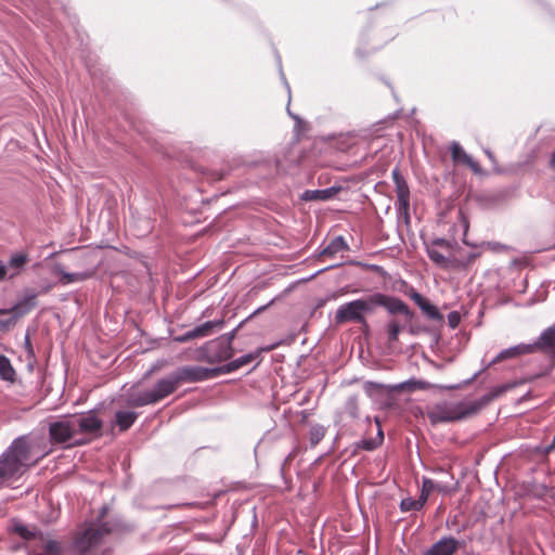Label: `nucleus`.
<instances>
[{
	"label": "nucleus",
	"instance_id": "obj_1",
	"mask_svg": "<svg viewBox=\"0 0 555 555\" xmlns=\"http://www.w3.org/2000/svg\"><path fill=\"white\" fill-rule=\"evenodd\" d=\"M522 383H525V380L519 382V384ZM517 385L518 383H511L496 386L492 388L491 391L474 401H463L455 404H436L427 411L426 415L433 425L461 421L477 414L494 399L501 397Z\"/></svg>",
	"mask_w": 555,
	"mask_h": 555
},
{
	"label": "nucleus",
	"instance_id": "obj_2",
	"mask_svg": "<svg viewBox=\"0 0 555 555\" xmlns=\"http://www.w3.org/2000/svg\"><path fill=\"white\" fill-rule=\"evenodd\" d=\"M373 312L372 297L357 299L341 305L335 314V321L338 324L356 322L367 325L364 313Z\"/></svg>",
	"mask_w": 555,
	"mask_h": 555
},
{
	"label": "nucleus",
	"instance_id": "obj_3",
	"mask_svg": "<svg viewBox=\"0 0 555 555\" xmlns=\"http://www.w3.org/2000/svg\"><path fill=\"white\" fill-rule=\"evenodd\" d=\"M36 298L37 294H30L13 307L0 309V315H10L8 319H0V331H9L14 327L20 318L26 315L36 307Z\"/></svg>",
	"mask_w": 555,
	"mask_h": 555
},
{
	"label": "nucleus",
	"instance_id": "obj_4",
	"mask_svg": "<svg viewBox=\"0 0 555 555\" xmlns=\"http://www.w3.org/2000/svg\"><path fill=\"white\" fill-rule=\"evenodd\" d=\"M454 243L446 238H436L427 246V254L429 259L442 269H457L460 268V260L452 258L450 255L446 256L438 250V247L450 253L453 249Z\"/></svg>",
	"mask_w": 555,
	"mask_h": 555
},
{
	"label": "nucleus",
	"instance_id": "obj_5",
	"mask_svg": "<svg viewBox=\"0 0 555 555\" xmlns=\"http://www.w3.org/2000/svg\"><path fill=\"white\" fill-rule=\"evenodd\" d=\"M373 310L382 306L391 314H401L405 323H410L414 318V312L411 311L409 306L397 297L387 296L380 293L371 295Z\"/></svg>",
	"mask_w": 555,
	"mask_h": 555
},
{
	"label": "nucleus",
	"instance_id": "obj_6",
	"mask_svg": "<svg viewBox=\"0 0 555 555\" xmlns=\"http://www.w3.org/2000/svg\"><path fill=\"white\" fill-rule=\"evenodd\" d=\"M111 532L106 525L90 526L82 532L78 533L74 539V546L80 553H87L92 547L98 545L102 538Z\"/></svg>",
	"mask_w": 555,
	"mask_h": 555
},
{
	"label": "nucleus",
	"instance_id": "obj_7",
	"mask_svg": "<svg viewBox=\"0 0 555 555\" xmlns=\"http://www.w3.org/2000/svg\"><path fill=\"white\" fill-rule=\"evenodd\" d=\"M75 425L76 435L82 434L91 437H100L103 428V422L94 411L72 417Z\"/></svg>",
	"mask_w": 555,
	"mask_h": 555
},
{
	"label": "nucleus",
	"instance_id": "obj_8",
	"mask_svg": "<svg viewBox=\"0 0 555 555\" xmlns=\"http://www.w3.org/2000/svg\"><path fill=\"white\" fill-rule=\"evenodd\" d=\"M222 369H207L203 366H182L175 373L179 385L182 383H196L214 378L221 373Z\"/></svg>",
	"mask_w": 555,
	"mask_h": 555
},
{
	"label": "nucleus",
	"instance_id": "obj_9",
	"mask_svg": "<svg viewBox=\"0 0 555 555\" xmlns=\"http://www.w3.org/2000/svg\"><path fill=\"white\" fill-rule=\"evenodd\" d=\"M232 337L218 338L208 343L206 347V358L210 363L227 361L233 356Z\"/></svg>",
	"mask_w": 555,
	"mask_h": 555
},
{
	"label": "nucleus",
	"instance_id": "obj_10",
	"mask_svg": "<svg viewBox=\"0 0 555 555\" xmlns=\"http://www.w3.org/2000/svg\"><path fill=\"white\" fill-rule=\"evenodd\" d=\"M392 180L396 185L397 205L400 215L404 216L405 220L410 219V189L409 185L401 175L398 168H395L391 172Z\"/></svg>",
	"mask_w": 555,
	"mask_h": 555
},
{
	"label": "nucleus",
	"instance_id": "obj_11",
	"mask_svg": "<svg viewBox=\"0 0 555 555\" xmlns=\"http://www.w3.org/2000/svg\"><path fill=\"white\" fill-rule=\"evenodd\" d=\"M8 452L23 466L24 469L34 466L39 459L30 461L31 444L26 436L16 438L9 447Z\"/></svg>",
	"mask_w": 555,
	"mask_h": 555
},
{
	"label": "nucleus",
	"instance_id": "obj_12",
	"mask_svg": "<svg viewBox=\"0 0 555 555\" xmlns=\"http://www.w3.org/2000/svg\"><path fill=\"white\" fill-rule=\"evenodd\" d=\"M49 436L52 443H65L76 436L75 425L72 418L51 423Z\"/></svg>",
	"mask_w": 555,
	"mask_h": 555
},
{
	"label": "nucleus",
	"instance_id": "obj_13",
	"mask_svg": "<svg viewBox=\"0 0 555 555\" xmlns=\"http://www.w3.org/2000/svg\"><path fill=\"white\" fill-rule=\"evenodd\" d=\"M24 470L23 466L7 450L0 456V486L7 480L22 475Z\"/></svg>",
	"mask_w": 555,
	"mask_h": 555
},
{
	"label": "nucleus",
	"instance_id": "obj_14",
	"mask_svg": "<svg viewBox=\"0 0 555 555\" xmlns=\"http://www.w3.org/2000/svg\"><path fill=\"white\" fill-rule=\"evenodd\" d=\"M179 386L178 379L176 378L175 373H172L169 376L159 379L150 392L152 393L154 402L157 403L173 393Z\"/></svg>",
	"mask_w": 555,
	"mask_h": 555
},
{
	"label": "nucleus",
	"instance_id": "obj_15",
	"mask_svg": "<svg viewBox=\"0 0 555 555\" xmlns=\"http://www.w3.org/2000/svg\"><path fill=\"white\" fill-rule=\"evenodd\" d=\"M460 547L459 540L453 537H443L434 543L424 555H454Z\"/></svg>",
	"mask_w": 555,
	"mask_h": 555
},
{
	"label": "nucleus",
	"instance_id": "obj_16",
	"mask_svg": "<svg viewBox=\"0 0 555 555\" xmlns=\"http://www.w3.org/2000/svg\"><path fill=\"white\" fill-rule=\"evenodd\" d=\"M532 348V353L541 351L555 354V326L546 328L533 344H528Z\"/></svg>",
	"mask_w": 555,
	"mask_h": 555
},
{
	"label": "nucleus",
	"instance_id": "obj_17",
	"mask_svg": "<svg viewBox=\"0 0 555 555\" xmlns=\"http://www.w3.org/2000/svg\"><path fill=\"white\" fill-rule=\"evenodd\" d=\"M410 298L421 308L428 319L439 322L443 320V315L439 312L438 308L418 292L412 289Z\"/></svg>",
	"mask_w": 555,
	"mask_h": 555
},
{
	"label": "nucleus",
	"instance_id": "obj_18",
	"mask_svg": "<svg viewBox=\"0 0 555 555\" xmlns=\"http://www.w3.org/2000/svg\"><path fill=\"white\" fill-rule=\"evenodd\" d=\"M532 353V348L528 344H520L505 350H502L491 362V365L505 361L507 359L517 358L524 354Z\"/></svg>",
	"mask_w": 555,
	"mask_h": 555
},
{
	"label": "nucleus",
	"instance_id": "obj_19",
	"mask_svg": "<svg viewBox=\"0 0 555 555\" xmlns=\"http://www.w3.org/2000/svg\"><path fill=\"white\" fill-rule=\"evenodd\" d=\"M451 156L453 162L455 163H462L469 168H472L474 171L479 170V165L477 162H475L466 152L462 149V146L454 142L451 145Z\"/></svg>",
	"mask_w": 555,
	"mask_h": 555
},
{
	"label": "nucleus",
	"instance_id": "obj_20",
	"mask_svg": "<svg viewBox=\"0 0 555 555\" xmlns=\"http://www.w3.org/2000/svg\"><path fill=\"white\" fill-rule=\"evenodd\" d=\"M125 403L127 406L140 408L149 404H155L150 390L143 392H130L126 396Z\"/></svg>",
	"mask_w": 555,
	"mask_h": 555
},
{
	"label": "nucleus",
	"instance_id": "obj_21",
	"mask_svg": "<svg viewBox=\"0 0 555 555\" xmlns=\"http://www.w3.org/2000/svg\"><path fill=\"white\" fill-rule=\"evenodd\" d=\"M348 245L343 236H337L333 238L328 245L323 248V250L320 253L321 258H333L340 251L347 250Z\"/></svg>",
	"mask_w": 555,
	"mask_h": 555
},
{
	"label": "nucleus",
	"instance_id": "obj_22",
	"mask_svg": "<svg viewBox=\"0 0 555 555\" xmlns=\"http://www.w3.org/2000/svg\"><path fill=\"white\" fill-rule=\"evenodd\" d=\"M259 356H260V351H256V352H251V353L242 356V357L227 363L224 366H222L221 373H230V372L236 371V370L251 363L253 361L258 359Z\"/></svg>",
	"mask_w": 555,
	"mask_h": 555
},
{
	"label": "nucleus",
	"instance_id": "obj_23",
	"mask_svg": "<svg viewBox=\"0 0 555 555\" xmlns=\"http://www.w3.org/2000/svg\"><path fill=\"white\" fill-rule=\"evenodd\" d=\"M138 414L132 411H118L115 415V423L120 431L128 430L135 422Z\"/></svg>",
	"mask_w": 555,
	"mask_h": 555
},
{
	"label": "nucleus",
	"instance_id": "obj_24",
	"mask_svg": "<svg viewBox=\"0 0 555 555\" xmlns=\"http://www.w3.org/2000/svg\"><path fill=\"white\" fill-rule=\"evenodd\" d=\"M55 272L60 275V282L62 284H70L75 282H82L91 278V272H78V273H68L65 272L61 267L55 269Z\"/></svg>",
	"mask_w": 555,
	"mask_h": 555
},
{
	"label": "nucleus",
	"instance_id": "obj_25",
	"mask_svg": "<svg viewBox=\"0 0 555 555\" xmlns=\"http://www.w3.org/2000/svg\"><path fill=\"white\" fill-rule=\"evenodd\" d=\"M222 325H223L222 320L207 321L192 330L193 336H195V338L208 336L214 332L215 328H220V327H222Z\"/></svg>",
	"mask_w": 555,
	"mask_h": 555
},
{
	"label": "nucleus",
	"instance_id": "obj_26",
	"mask_svg": "<svg viewBox=\"0 0 555 555\" xmlns=\"http://www.w3.org/2000/svg\"><path fill=\"white\" fill-rule=\"evenodd\" d=\"M0 377L9 382H14L15 378V370L4 354H0Z\"/></svg>",
	"mask_w": 555,
	"mask_h": 555
},
{
	"label": "nucleus",
	"instance_id": "obj_27",
	"mask_svg": "<svg viewBox=\"0 0 555 555\" xmlns=\"http://www.w3.org/2000/svg\"><path fill=\"white\" fill-rule=\"evenodd\" d=\"M434 491H438V492H443L444 493V492L448 491V489H447V486H443V485H440V483H436L430 478L424 477L423 481H422L421 494L424 495V493H425V498H426V501H427L429 495H430V493L434 492Z\"/></svg>",
	"mask_w": 555,
	"mask_h": 555
},
{
	"label": "nucleus",
	"instance_id": "obj_28",
	"mask_svg": "<svg viewBox=\"0 0 555 555\" xmlns=\"http://www.w3.org/2000/svg\"><path fill=\"white\" fill-rule=\"evenodd\" d=\"M426 503L425 494H420V498L417 500H414L412 498L403 499L400 503V509L402 512H410V511H420L423 508V506Z\"/></svg>",
	"mask_w": 555,
	"mask_h": 555
},
{
	"label": "nucleus",
	"instance_id": "obj_29",
	"mask_svg": "<svg viewBox=\"0 0 555 555\" xmlns=\"http://www.w3.org/2000/svg\"><path fill=\"white\" fill-rule=\"evenodd\" d=\"M335 193L336 191L334 189L307 191L305 193V198L310 201H326L330 199Z\"/></svg>",
	"mask_w": 555,
	"mask_h": 555
},
{
	"label": "nucleus",
	"instance_id": "obj_30",
	"mask_svg": "<svg viewBox=\"0 0 555 555\" xmlns=\"http://www.w3.org/2000/svg\"><path fill=\"white\" fill-rule=\"evenodd\" d=\"M405 323L401 324V322L398 319H392L387 324V335H388V341L393 343L397 341L399 338L400 332L403 330Z\"/></svg>",
	"mask_w": 555,
	"mask_h": 555
},
{
	"label": "nucleus",
	"instance_id": "obj_31",
	"mask_svg": "<svg viewBox=\"0 0 555 555\" xmlns=\"http://www.w3.org/2000/svg\"><path fill=\"white\" fill-rule=\"evenodd\" d=\"M325 436V428L321 425H314L310 428L309 440L311 447H315Z\"/></svg>",
	"mask_w": 555,
	"mask_h": 555
},
{
	"label": "nucleus",
	"instance_id": "obj_32",
	"mask_svg": "<svg viewBox=\"0 0 555 555\" xmlns=\"http://www.w3.org/2000/svg\"><path fill=\"white\" fill-rule=\"evenodd\" d=\"M15 531L18 533L20 537H22L25 540H33V539L39 540V532L37 533L35 531H31L25 526H17L15 528Z\"/></svg>",
	"mask_w": 555,
	"mask_h": 555
},
{
	"label": "nucleus",
	"instance_id": "obj_33",
	"mask_svg": "<svg viewBox=\"0 0 555 555\" xmlns=\"http://www.w3.org/2000/svg\"><path fill=\"white\" fill-rule=\"evenodd\" d=\"M378 437H379V440L378 442L375 441V440H363L362 441V448L365 449V450H374L384 439V435H383V431L379 429L378 430Z\"/></svg>",
	"mask_w": 555,
	"mask_h": 555
},
{
	"label": "nucleus",
	"instance_id": "obj_34",
	"mask_svg": "<svg viewBox=\"0 0 555 555\" xmlns=\"http://www.w3.org/2000/svg\"><path fill=\"white\" fill-rule=\"evenodd\" d=\"M548 492H550V489L543 485L535 486L531 491L532 495L534 498H539V499L546 496Z\"/></svg>",
	"mask_w": 555,
	"mask_h": 555
},
{
	"label": "nucleus",
	"instance_id": "obj_35",
	"mask_svg": "<svg viewBox=\"0 0 555 555\" xmlns=\"http://www.w3.org/2000/svg\"><path fill=\"white\" fill-rule=\"evenodd\" d=\"M461 321V315L457 311H452L448 314V323L451 328H455L459 326Z\"/></svg>",
	"mask_w": 555,
	"mask_h": 555
},
{
	"label": "nucleus",
	"instance_id": "obj_36",
	"mask_svg": "<svg viewBox=\"0 0 555 555\" xmlns=\"http://www.w3.org/2000/svg\"><path fill=\"white\" fill-rule=\"evenodd\" d=\"M27 261V257L25 255H15L10 259V264L14 268L23 267Z\"/></svg>",
	"mask_w": 555,
	"mask_h": 555
},
{
	"label": "nucleus",
	"instance_id": "obj_37",
	"mask_svg": "<svg viewBox=\"0 0 555 555\" xmlns=\"http://www.w3.org/2000/svg\"><path fill=\"white\" fill-rule=\"evenodd\" d=\"M479 256V253H469L465 262L460 261V268L472 264Z\"/></svg>",
	"mask_w": 555,
	"mask_h": 555
},
{
	"label": "nucleus",
	"instance_id": "obj_38",
	"mask_svg": "<svg viewBox=\"0 0 555 555\" xmlns=\"http://www.w3.org/2000/svg\"><path fill=\"white\" fill-rule=\"evenodd\" d=\"M192 339H195V336H193V331L192 330L186 332L182 336L176 338V340H178L180 343L189 341V340H192Z\"/></svg>",
	"mask_w": 555,
	"mask_h": 555
},
{
	"label": "nucleus",
	"instance_id": "obj_39",
	"mask_svg": "<svg viewBox=\"0 0 555 555\" xmlns=\"http://www.w3.org/2000/svg\"><path fill=\"white\" fill-rule=\"evenodd\" d=\"M90 441V439H79V440H76L73 444L74 446H82V444H86Z\"/></svg>",
	"mask_w": 555,
	"mask_h": 555
},
{
	"label": "nucleus",
	"instance_id": "obj_40",
	"mask_svg": "<svg viewBox=\"0 0 555 555\" xmlns=\"http://www.w3.org/2000/svg\"><path fill=\"white\" fill-rule=\"evenodd\" d=\"M7 275V269L4 266H0V281L3 280Z\"/></svg>",
	"mask_w": 555,
	"mask_h": 555
},
{
	"label": "nucleus",
	"instance_id": "obj_41",
	"mask_svg": "<svg viewBox=\"0 0 555 555\" xmlns=\"http://www.w3.org/2000/svg\"><path fill=\"white\" fill-rule=\"evenodd\" d=\"M550 166H551V168H553L555 170V152L553 153V155L551 157Z\"/></svg>",
	"mask_w": 555,
	"mask_h": 555
},
{
	"label": "nucleus",
	"instance_id": "obj_42",
	"mask_svg": "<svg viewBox=\"0 0 555 555\" xmlns=\"http://www.w3.org/2000/svg\"><path fill=\"white\" fill-rule=\"evenodd\" d=\"M264 309H266V306H263V307H261V308H258V310L256 311V313H258V312H260V311H262V310H264Z\"/></svg>",
	"mask_w": 555,
	"mask_h": 555
}]
</instances>
